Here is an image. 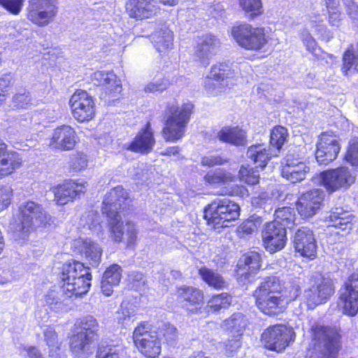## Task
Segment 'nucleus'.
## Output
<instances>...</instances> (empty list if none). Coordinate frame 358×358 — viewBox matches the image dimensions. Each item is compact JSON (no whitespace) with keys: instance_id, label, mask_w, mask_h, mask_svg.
Wrapping results in <instances>:
<instances>
[{"instance_id":"nucleus-1","label":"nucleus","mask_w":358,"mask_h":358,"mask_svg":"<svg viewBox=\"0 0 358 358\" xmlns=\"http://www.w3.org/2000/svg\"><path fill=\"white\" fill-rule=\"evenodd\" d=\"M131 199L129 192L122 186L117 185L111 188L104 195L101 211L107 218L108 229L110 238L115 243L124 239V217L131 210Z\"/></svg>"},{"instance_id":"nucleus-2","label":"nucleus","mask_w":358,"mask_h":358,"mask_svg":"<svg viewBox=\"0 0 358 358\" xmlns=\"http://www.w3.org/2000/svg\"><path fill=\"white\" fill-rule=\"evenodd\" d=\"M92 279L90 267L73 259L63 263L58 273L62 294L69 299H81L87 295L91 289Z\"/></svg>"},{"instance_id":"nucleus-3","label":"nucleus","mask_w":358,"mask_h":358,"mask_svg":"<svg viewBox=\"0 0 358 358\" xmlns=\"http://www.w3.org/2000/svg\"><path fill=\"white\" fill-rule=\"evenodd\" d=\"M53 223L52 216L41 203L27 200L20 204L13 214L12 231L20 239L27 238L38 228H45Z\"/></svg>"},{"instance_id":"nucleus-4","label":"nucleus","mask_w":358,"mask_h":358,"mask_svg":"<svg viewBox=\"0 0 358 358\" xmlns=\"http://www.w3.org/2000/svg\"><path fill=\"white\" fill-rule=\"evenodd\" d=\"M195 112L191 101L179 105L169 103L163 113L162 136L166 142L175 143L182 139L186 134L187 125Z\"/></svg>"},{"instance_id":"nucleus-5","label":"nucleus","mask_w":358,"mask_h":358,"mask_svg":"<svg viewBox=\"0 0 358 358\" xmlns=\"http://www.w3.org/2000/svg\"><path fill=\"white\" fill-rule=\"evenodd\" d=\"M203 213L206 225L214 231H220L239 220L241 206L227 198L215 199L204 207Z\"/></svg>"},{"instance_id":"nucleus-6","label":"nucleus","mask_w":358,"mask_h":358,"mask_svg":"<svg viewBox=\"0 0 358 358\" xmlns=\"http://www.w3.org/2000/svg\"><path fill=\"white\" fill-rule=\"evenodd\" d=\"M278 287L279 280L274 276H268L253 291L255 304L262 314L275 317L285 310L279 296Z\"/></svg>"},{"instance_id":"nucleus-7","label":"nucleus","mask_w":358,"mask_h":358,"mask_svg":"<svg viewBox=\"0 0 358 358\" xmlns=\"http://www.w3.org/2000/svg\"><path fill=\"white\" fill-rule=\"evenodd\" d=\"M236 176L225 168H215L208 170L203 176L205 185L217 190L216 195L229 197L245 198L249 196L248 189L243 185L233 184Z\"/></svg>"},{"instance_id":"nucleus-8","label":"nucleus","mask_w":358,"mask_h":358,"mask_svg":"<svg viewBox=\"0 0 358 358\" xmlns=\"http://www.w3.org/2000/svg\"><path fill=\"white\" fill-rule=\"evenodd\" d=\"M231 34L240 47L255 52H266L271 40L265 27L245 22L234 25Z\"/></svg>"},{"instance_id":"nucleus-9","label":"nucleus","mask_w":358,"mask_h":358,"mask_svg":"<svg viewBox=\"0 0 358 358\" xmlns=\"http://www.w3.org/2000/svg\"><path fill=\"white\" fill-rule=\"evenodd\" d=\"M100 325L92 315L78 319L69 337V348L73 353L81 355L90 349L92 344L99 337Z\"/></svg>"},{"instance_id":"nucleus-10","label":"nucleus","mask_w":358,"mask_h":358,"mask_svg":"<svg viewBox=\"0 0 358 358\" xmlns=\"http://www.w3.org/2000/svg\"><path fill=\"white\" fill-rule=\"evenodd\" d=\"M313 350L321 348L322 358H337L342 348V335L340 329L328 325L315 324L310 329Z\"/></svg>"},{"instance_id":"nucleus-11","label":"nucleus","mask_w":358,"mask_h":358,"mask_svg":"<svg viewBox=\"0 0 358 358\" xmlns=\"http://www.w3.org/2000/svg\"><path fill=\"white\" fill-rule=\"evenodd\" d=\"M152 329L153 325L149 321H141L131 335L134 346L145 358H158L162 353L161 338L152 335Z\"/></svg>"},{"instance_id":"nucleus-12","label":"nucleus","mask_w":358,"mask_h":358,"mask_svg":"<svg viewBox=\"0 0 358 358\" xmlns=\"http://www.w3.org/2000/svg\"><path fill=\"white\" fill-rule=\"evenodd\" d=\"M295 332L284 324L267 327L260 336L262 347L268 351L282 353L294 341Z\"/></svg>"},{"instance_id":"nucleus-13","label":"nucleus","mask_w":358,"mask_h":358,"mask_svg":"<svg viewBox=\"0 0 358 358\" xmlns=\"http://www.w3.org/2000/svg\"><path fill=\"white\" fill-rule=\"evenodd\" d=\"M318 185L331 194L339 190H346L355 182L356 177L347 166L327 169L316 175Z\"/></svg>"},{"instance_id":"nucleus-14","label":"nucleus","mask_w":358,"mask_h":358,"mask_svg":"<svg viewBox=\"0 0 358 358\" xmlns=\"http://www.w3.org/2000/svg\"><path fill=\"white\" fill-rule=\"evenodd\" d=\"M87 182L80 179H65L62 182L52 186L50 191L53 194L55 204L64 206L73 203L83 196L87 189Z\"/></svg>"},{"instance_id":"nucleus-15","label":"nucleus","mask_w":358,"mask_h":358,"mask_svg":"<svg viewBox=\"0 0 358 358\" xmlns=\"http://www.w3.org/2000/svg\"><path fill=\"white\" fill-rule=\"evenodd\" d=\"M338 304L343 315L354 317L358 313V269L351 273L341 285Z\"/></svg>"},{"instance_id":"nucleus-16","label":"nucleus","mask_w":358,"mask_h":358,"mask_svg":"<svg viewBox=\"0 0 358 358\" xmlns=\"http://www.w3.org/2000/svg\"><path fill=\"white\" fill-rule=\"evenodd\" d=\"M310 286L305 290L303 303L309 310L325 303L334 293L333 283L324 277H312L310 279Z\"/></svg>"},{"instance_id":"nucleus-17","label":"nucleus","mask_w":358,"mask_h":358,"mask_svg":"<svg viewBox=\"0 0 358 358\" xmlns=\"http://www.w3.org/2000/svg\"><path fill=\"white\" fill-rule=\"evenodd\" d=\"M57 0H29L27 18L38 27L52 22L58 13Z\"/></svg>"},{"instance_id":"nucleus-18","label":"nucleus","mask_w":358,"mask_h":358,"mask_svg":"<svg viewBox=\"0 0 358 358\" xmlns=\"http://www.w3.org/2000/svg\"><path fill=\"white\" fill-rule=\"evenodd\" d=\"M73 117L80 123L88 122L96 114L95 99L87 91H75L69 99Z\"/></svg>"},{"instance_id":"nucleus-19","label":"nucleus","mask_w":358,"mask_h":358,"mask_svg":"<svg viewBox=\"0 0 358 358\" xmlns=\"http://www.w3.org/2000/svg\"><path fill=\"white\" fill-rule=\"evenodd\" d=\"M261 238L264 249L270 253L282 250L287 243V229L276 222H266L261 230Z\"/></svg>"},{"instance_id":"nucleus-20","label":"nucleus","mask_w":358,"mask_h":358,"mask_svg":"<svg viewBox=\"0 0 358 358\" xmlns=\"http://www.w3.org/2000/svg\"><path fill=\"white\" fill-rule=\"evenodd\" d=\"M79 141L76 129L71 125L64 124L53 129L48 146L52 150L69 152L73 150Z\"/></svg>"},{"instance_id":"nucleus-21","label":"nucleus","mask_w":358,"mask_h":358,"mask_svg":"<svg viewBox=\"0 0 358 358\" xmlns=\"http://www.w3.org/2000/svg\"><path fill=\"white\" fill-rule=\"evenodd\" d=\"M324 192L317 188L303 192L296 201V209L303 220H308L316 215L323 205Z\"/></svg>"},{"instance_id":"nucleus-22","label":"nucleus","mask_w":358,"mask_h":358,"mask_svg":"<svg viewBox=\"0 0 358 358\" xmlns=\"http://www.w3.org/2000/svg\"><path fill=\"white\" fill-rule=\"evenodd\" d=\"M175 295L177 301L188 313L192 315L201 312V307L203 303L204 293L202 289L192 285H180L176 288Z\"/></svg>"},{"instance_id":"nucleus-23","label":"nucleus","mask_w":358,"mask_h":358,"mask_svg":"<svg viewBox=\"0 0 358 358\" xmlns=\"http://www.w3.org/2000/svg\"><path fill=\"white\" fill-rule=\"evenodd\" d=\"M294 251L309 260L317 257V245L313 230L307 227L299 228L293 239Z\"/></svg>"},{"instance_id":"nucleus-24","label":"nucleus","mask_w":358,"mask_h":358,"mask_svg":"<svg viewBox=\"0 0 358 358\" xmlns=\"http://www.w3.org/2000/svg\"><path fill=\"white\" fill-rule=\"evenodd\" d=\"M341 145L336 136L328 131L320 136L315 151V158L320 164L327 165L336 159Z\"/></svg>"},{"instance_id":"nucleus-25","label":"nucleus","mask_w":358,"mask_h":358,"mask_svg":"<svg viewBox=\"0 0 358 358\" xmlns=\"http://www.w3.org/2000/svg\"><path fill=\"white\" fill-rule=\"evenodd\" d=\"M236 74L228 62H217L212 65L205 78L204 86L209 90L227 86L229 81L234 80Z\"/></svg>"},{"instance_id":"nucleus-26","label":"nucleus","mask_w":358,"mask_h":358,"mask_svg":"<svg viewBox=\"0 0 358 358\" xmlns=\"http://www.w3.org/2000/svg\"><path fill=\"white\" fill-rule=\"evenodd\" d=\"M155 143L154 131L150 122L148 121L125 146V149L134 153L145 155L153 150Z\"/></svg>"},{"instance_id":"nucleus-27","label":"nucleus","mask_w":358,"mask_h":358,"mask_svg":"<svg viewBox=\"0 0 358 358\" xmlns=\"http://www.w3.org/2000/svg\"><path fill=\"white\" fill-rule=\"evenodd\" d=\"M20 153L9 149L8 145L0 136V179L16 173L23 166Z\"/></svg>"},{"instance_id":"nucleus-28","label":"nucleus","mask_w":358,"mask_h":358,"mask_svg":"<svg viewBox=\"0 0 358 358\" xmlns=\"http://www.w3.org/2000/svg\"><path fill=\"white\" fill-rule=\"evenodd\" d=\"M124 9L129 17L136 21L150 19L160 10L155 0H127Z\"/></svg>"},{"instance_id":"nucleus-29","label":"nucleus","mask_w":358,"mask_h":358,"mask_svg":"<svg viewBox=\"0 0 358 358\" xmlns=\"http://www.w3.org/2000/svg\"><path fill=\"white\" fill-rule=\"evenodd\" d=\"M122 273V267L117 264H112L106 268L101 281V289L103 295L110 296L113 294V287L120 283Z\"/></svg>"},{"instance_id":"nucleus-30","label":"nucleus","mask_w":358,"mask_h":358,"mask_svg":"<svg viewBox=\"0 0 358 358\" xmlns=\"http://www.w3.org/2000/svg\"><path fill=\"white\" fill-rule=\"evenodd\" d=\"M216 138L220 142L236 146H243L247 143L246 132L237 126L222 127L217 133Z\"/></svg>"},{"instance_id":"nucleus-31","label":"nucleus","mask_w":358,"mask_h":358,"mask_svg":"<svg viewBox=\"0 0 358 358\" xmlns=\"http://www.w3.org/2000/svg\"><path fill=\"white\" fill-rule=\"evenodd\" d=\"M79 252L84 255L89 264L97 267L101 260L102 250L98 244L88 239H81L78 241Z\"/></svg>"},{"instance_id":"nucleus-32","label":"nucleus","mask_w":358,"mask_h":358,"mask_svg":"<svg viewBox=\"0 0 358 358\" xmlns=\"http://www.w3.org/2000/svg\"><path fill=\"white\" fill-rule=\"evenodd\" d=\"M308 172L309 167L303 162L296 164L286 163L281 169L282 176L292 183L303 180Z\"/></svg>"},{"instance_id":"nucleus-33","label":"nucleus","mask_w":358,"mask_h":358,"mask_svg":"<svg viewBox=\"0 0 358 358\" xmlns=\"http://www.w3.org/2000/svg\"><path fill=\"white\" fill-rule=\"evenodd\" d=\"M232 297L227 292L212 294L207 301L206 312L207 315L210 314H218L222 310L227 309L231 305Z\"/></svg>"},{"instance_id":"nucleus-34","label":"nucleus","mask_w":358,"mask_h":358,"mask_svg":"<svg viewBox=\"0 0 358 358\" xmlns=\"http://www.w3.org/2000/svg\"><path fill=\"white\" fill-rule=\"evenodd\" d=\"M201 279L209 287L215 290H222L227 287V283L223 276L216 271L201 266L198 270Z\"/></svg>"},{"instance_id":"nucleus-35","label":"nucleus","mask_w":358,"mask_h":358,"mask_svg":"<svg viewBox=\"0 0 358 358\" xmlns=\"http://www.w3.org/2000/svg\"><path fill=\"white\" fill-rule=\"evenodd\" d=\"M94 84L105 90H116L122 87L120 78L112 71H96L92 77Z\"/></svg>"},{"instance_id":"nucleus-36","label":"nucleus","mask_w":358,"mask_h":358,"mask_svg":"<svg viewBox=\"0 0 358 358\" xmlns=\"http://www.w3.org/2000/svg\"><path fill=\"white\" fill-rule=\"evenodd\" d=\"M244 15L250 20H256L264 14L262 0H237Z\"/></svg>"},{"instance_id":"nucleus-37","label":"nucleus","mask_w":358,"mask_h":358,"mask_svg":"<svg viewBox=\"0 0 358 358\" xmlns=\"http://www.w3.org/2000/svg\"><path fill=\"white\" fill-rule=\"evenodd\" d=\"M331 226L343 232L342 235L348 234L353 228L354 216L345 213H331L329 216Z\"/></svg>"},{"instance_id":"nucleus-38","label":"nucleus","mask_w":358,"mask_h":358,"mask_svg":"<svg viewBox=\"0 0 358 358\" xmlns=\"http://www.w3.org/2000/svg\"><path fill=\"white\" fill-rule=\"evenodd\" d=\"M249 158L256 164V168L264 169L271 160L272 155L266 147L255 145L248 149Z\"/></svg>"},{"instance_id":"nucleus-39","label":"nucleus","mask_w":358,"mask_h":358,"mask_svg":"<svg viewBox=\"0 0 358 358\" xmlns=\"http://www.w3.org/2000/svg\"><path fill=\"white\" fill-rule=\"evenodd\" d=\"M351 70L358 72V54L355 52L352 44L349 45L344 51L341 65V71L344 76H348Z\"/></svg>"},{"instance_id":"nucleus-40","label":"nucleus","mask_w":358,"mask_h":358,"mask_svg":"<svg viewBox=\"0 0 358 358\" xmlns=\"http://www.w3.org/2000/svg\"><path fill=\"white\" fill-rule=\"evenodd\" d=\"M296 215L294 208L289 206L278 208L275 210L274 220L272 222H276L285 229L292 228L294 225Z\"/></svg>"},{"instance_id":"nucleus-41","label":"nucleus","mask_w":358,"mask_h":358,"mask_svg":"<svg viewBox=\"0 0 358 358\" xmlns=\"http://www.w3.org/2000/svg\"><path fill=\"white\" fill-rule=\"evenodd\" d=\"M219 45L220 41L215 36L203 35L196 45V53L199 57H207L208 54Z\"/></svg>"},{"instance_id":"nucleus-42","label":"nucleus","mask_w":358,"mask_h":358,"mask_svg":"<svg viewBox=\"0 0 358 358\" xmlns=\"http://www.w3.org/2000/svg\"><path fill=\"white\" fill-rule=\"evenodd\" d=\"M278 291L285 309L289 303L295 301L301 294L300 285L294 282H289L282 288L279 283Z\"/></svg>"},{"instance_id":"nucleus-43","label":"nucleus","mask_w":358,"mask_h":358,"mask_svg":"<svg viewBox=\"0 0 358 358\" xmlns=\"http://www.w3.org/2000/svg\"><path fill=\"white\" fill-rule=\"evenodd\" d=\"M245 316L241 313H234L224 321V325L227 331L238 333L241 337L242 331L247 326Z\"/></svg>"},{"instance_id":"nucleus-44","label":"nucleus","mask_w":358,"mask_h":358,"mask_svg":"<svg viewBox=\"0 0 358 358\" xmlns=\"http://www.w3.org/2000/svg\"><path fill=\"white\" fill-rule=\"evenodd\" d=\"M88 159L83 151H76L71 154L69 161V171L74 174L79 173L87 167Z\"/></svg>"},{"instance_id":"nucleus-45","label":"nucleus","mask_w":358,"mask_h":358,"mask_svg":"<svg viewBox=\"0 0 358 358\" xmlns=\"http://www.w3.org/2000/svg\"><path fill=\"white\" fill-rule=\"evenodd\" d=\"M260 217H250L244 220L236 228V233L241 238L252 235L262 224Z\"/></svg>"},{"instance_id":"nucleus-46","label":"nucleus","mask_w":358,"mask_h":358,"mask_svg":"<svg viewBox=\"0 0 358 358\" xmlns=\"http://www.w3.org/2000/svg\"><path fill=\"white\" fill-rule=\"evenodd\" d=\"M238 177L239 180L248 185H255L259 182L260 176L258 171L249 164H243L240 166Z\"/></svg>"},{"instance_id":"nucleus-47","label":"nucleus","mask_w":358,"mask_h":358,"mask_svg":"<svg viewBox=\"0 0 358 358\" xmlns=\"http://www.w3.org/2000/svg\"><path fill=\"white\" fill-rule=\"evenodd\" d=\"M287 129L282 126H275L271 131L270 144L276 150H280L287 137Z\"/></svg>"},{"instance_id":"nucleus-48","label":"nucleus","mask_w":358,"mask_h":358,"mask_svg":"<svg viewBox=\"0 0 358 358\" xmlns=\"http://www.w3.org/2000/svg\"><path fill=\"white\" fill-rule=\"evenodd\" d=\"M243 262L249 273H256L262 266L261 255L256 251H250L243 255Z\"/></svg>"},{"instance_id":"nucleus-49","label":"nucleus","mask_w":358,"mask_h":358,"mask_svg":"<svg viewBox=\"0 0 358 358\" xmlns=\"http://www.w3.org/2000/svg\"><path fill=\"white\" fill-rule=\"evenodd\" d=\"M344 159L352 166L358 167V137L350 141Z\"/></svg>"},{"instance_id":"nucleus-50","label":"nucleus","mask_w":358,"mask_h":358,"mask_svg":"<svg viewBox=\"0 0 358 358\" xmlns=\"http://www.w3.org/2000/svg\"><path fill=\"white\" fill-rule=\"evenodd\" d=\"M162 338L167 345L173 344L178 338V329L173 325L166 323L159 328Z\"/></svg>"},{"instance_id":"nucleus-51","label":"nucleus","mask_w":358,"mask_h":358,"mask_svg":"<svg viewBox=\"0 0 358 358\" xmlns=\"http://www.w3.org/2000/svg\"><path fill=\"white\" fill-rule=\"evenodd\" d=\"M129 285L131 289L136 292H141L147 285V281L142 272L136 271L129 277Z\"/></svg>"},{"instance_id":"nucleus-52","label":"nucleus","mask_w":358,"mask_h":358,"mask_svg":"<svg viewBox=\"0 0 358 358\" xmlns=\"http://www.w3.org/2000/svg\"><path fill=\"white\" fill-rule=\"evenodd\" d=\"M24 0H0V6L10 14L19 15L23 8Z\"/></svg>"},{"instance_id":"nucleus-53","label":"nucleus","mask_w":358,"mask_h":358,"mask_svg":"<svg viewBox=\"0 0 358 358\" xmlns=\"http://www.w3.org/2000/svg\"><path fill=\"white\" fill-rule=\"evenodd\" d=\"M227 157L221 155H206L201 159V165L206 167H215L216 166H222L229 162Z\"/></svg>"},{"instance_id":"nucleus-54","label":"nucleus","mask_w":358,"mask_h":358,"mask_svg":"<svg viewBox=\"0 0 358 358\" xmlns=\"http://www.w3.org/2000/svg\"><path fill=\"white\" fill-rule=\"evenodd\" d=\"M13 196L11 187L0 185V213L7 209L11 204Z\"/></svg>"},{"instance_id":"nucleus-55","label":"nucleus","mask_w":358,"mask_h":358,"mask_svg":"<svg viewBox=\"0 0 358 358\" xmlns=\"http://www.w3.org/2000/svg\"><path fill=\"white\" fill-rule=\"evenodd\" d=\"M44 340L50 350H59L61 343L59 342L57 333L52 328H48L44 331Z\"/></svg>"},{"instance_id":"nucleus-56","label":"nucleus","mask_w":358,"mask_h":358,"mask_svg":"<svg viewBox=\"0 0 358 358\" xmlns=\"http://www.w3.org/2000/svg\"><path fill=\"white\" fill-rule=\"evenodd\" d=\"M96 358H122L120 352L113 346L106 345L98 347Z\"/></svg>"},{"instance_id":"nucleus-57","label":"nucleus","mask_w":358,"mask_h":358,"mask_svg":"<svg viewBox=\"0 0 358 358\" xmlns=\"http://www.w3.org/2000/svg\"><path fill=\"white\" fill-rule=\"evenodd\" d=\"M241 347V341L240 338H234L228 339L224 342V354L227 357H232Z\"/></svg>"},{"instance_id":"nucleus-58","label":"nucleus","mask_w":358,"mask_h":358,"mask_svg":"<svg viewBox=\"0 0 358 358\" xmlns=\"http://www.w3.org/2000/svg\"><path fill=\"white\" fill-rule=\"evenodd\" d=\"M88 220L86 224L87 227L91 231H99L102 229L101 221L100 220L99 215L96 212H91L87 215Z\"/></svg>"},{"instance_id":"nucleus-59","label":"nucleus","mask_w":358,"mask_h":358,"mask_svg":"<svg viewBox=\"0 0 358 358\" xmlns=\"http://www.w3.org/2000/svg\"><path fill=\"white\" fill-rule=\"evenodd\" d=\"M31 98L29 91L17 93L13 96V102L17 108H26L30 103Z\"/></svg>"},{"instance_id":"nucleus-60","label":"nucleus","mask_w":358,"mask_h":358,"mask_svg":"<svg viewBox=\"0 0 358 358\" xmlns=\"http://www.w3.org/2000/svg\"><path fill=\"white\" fill-rule=\"evenodd\" d=\"M302 41L307 51L313 55H317V51L320 49L316 40L309 33L302 39Z\"/></svg>"},{"instance_id":"nucleus-61","label":"nucleus","mask_w":358,"mask_h":358,"mask_svg":"<svg viewBox=\"0 0 358 358\" xmlns=\"http://www.w3.org/2000/svg\"><path fill=\"white\" fill-rule=\"evenodd\" d=\"M155 47L159 52H165L173 47V37L171 35H166V36L162 37L157 41H156Z\"/></svg>"},{"instance_id":"nucleus-62","label":"nucleus","mask_w":358,"mask_h":358,"mask_svg":"<svg viewBox=\"0 0 358 358\" xmlns=\"http://www.w3.org/2000/svg\"><path fill=\"white\" fill-rule=\"evenodd\" d=\"M126 225L128 226L127 229V245H134L137 241L138 230L136 228L135 224L131 221L126 222Z\"/></svg>"},{"instance_id":"nucleus-63","label":"nucleus","mask_w":358,"mask_h":358,"mask_svg":"<svg viewBox=\"0 0 358 358\" xmlns=\"http://www.w3.org/2000/svg\"><path fill=\"white\" fill-rule=\"evenodd\" d=\"M327 20L329 25L338 27L342 21V12L340 9L327 10Z\"/></svg>"},{"instance_id":"nucleus-64","label":"nucleus","mask_w":358,"mask_h":358,"mask_svg":"<svg viewBox=\"0 0 358 358\" xmlns=\"http://www.w3.org/2000/svg\"><path fill=\"white\" fill-rule=\"evenodd\" d=\"M346 13L353 20L358 22V5L350 1L345 6Z\"/></svg>"}]
</instances>
